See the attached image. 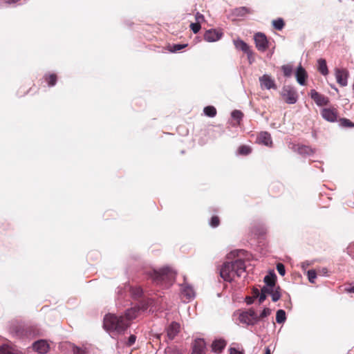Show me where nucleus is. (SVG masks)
I'll list each match as a JSON object with an SVG mask.
<instances>
[{"instance_id": "obj_25", "label": "nucleus", "mask_w": 354, "mask_h": 354, "mask_svg": "<svg viewBox=\"0 0 354 354\" xmlns=\"http://www.w3.org/2000/svg\"><path fill=\"white\" fill-rule=\"evenodd\" d=\"M204 113L209 117H214L216 114V110L214 106H208L204 108Z\"/></svg>"}, {"instance_id": "obj_40", "label": "nucleus", "mask_w": 354, "mask_h": 354, "mask_svg": "<svg viewBox=\"0 0 354 354\" xmlns=\"http://www.w3.org/2000/svg\"><path fill=\"white\" fill-rule=\"evenodd\" d=\"M242 116L243 113L240 111L235 110L232 113V117L235 120H239Z\"/></svg>"}, {"instance_id": "obj_32", "label": "nucleus", "mask_w": 354, "mask_h": 354, "mask_svg": "<svg viewBox=\"0 0 354 354\" xmlns=\"http://www.w3.org/2000/svg\"><path fill=\"white\" fill-rule=\"evenodd\" d=\"M46 80L48 82L50 86H53L56 84L57 77L55 74H51L46 77Z\"/></svg>"}, {"instance_id": "obj_47", "label": "nucleus", "mask_w": 354, "mask_h": 354, "mask_svg": "<svg viewBox=\"0 0 354 354\" xmlns=\"http://www.w3.org/2000/svg\"><path fill=\"white\" fill-rule=\"evenodd\" d=\"M260 295V292H259V290L257 288L254 289L253 290V297L254 298H257V297H259Z\"/></svg>"}, {"instance_id": "obj_33", "label": "nucleus", "mask_w": 354, "mask_h": 354, "mask_svg": "<svg viewBox=\"0 0 354 354\" xmlns=\"http://www.w3.org/2000/svg\"><path fill=\"white\" fill-rule=\"evenodd\" d=\"M283 74L286 77H290L292 75V68L290 65H283L281 67Z\"/></svg>"}, {"instance_id": "obj_38", "label": "nucleus", "mask_w": 354, "mask_h": 354, "mask_svg": "<svg viewBox=\"0 0 354 354\" xmlns=\"http://www.w3.org/2000/svg\"><path fill=\"white\" fill-rule=\"evenodd\" d=\"M201 24L199 23H192L190 24V28L193 31L194 33H197L199 32L201 29Z\"/></svg>"}, {"instance_id": "obj_19", "label": "nucleus", "mask_w": 354, "mask_h": 354, "mask_svg": "<svg viewBox=\"0 0 354 354\" xmlns=\"http://www.w3.org/2000/svg\"><path fill=\"white\" fill-rule=\"evenodd\" d=\"M226 346V342L223 339L215 340L212 343V350L214 352H221Z\"/></svg>"}, {"instance_id": "obj_35", "label": "nucleus", "mask_w": 354, "mask_h": 354, "mask_svg": "<svg viewBox=\"0 0 354 354\" xmlns=\"http://www.w3.org/2000/svg\"><path fill=\"white\" fill-rule=\"evenodd\" d=\"M340 124L344 127H354V123L346 118L340 120Z\"/></svg>"}, {"instance_id": "obj_53", "label": "nucleus", "mask_w": 354, "mask_h": 354, "mask_svg": "<svg viewBox=\"0 0 354 354\" xmlns=\"http://www.w3.org/2000/svg\"><path fill=\"white\" fill-rule=\"evenodd\" d=\"M265 354H271V353H270V348H269L268 347H267V348H266V353H265Z\"/></svg>"}, {"instance_id": "obj_13", "label": "nucleus", "mask_w": 354, "mask_h": 354, "mask_svg": "<svg viewBox=\"0 0 354 354\" xmlns=\"http://www.w3.org/2000/svg\"><path fill=\"white\" fill-rule=\"evenodd\" d=\"M205 342L203 339H196L193 346L192 354H205Z\"/></svg>"}, {"instance_id": "obj_45", "label": "nucleus", "mask_w": 354, "mask_h": 354, "mask_svg": "<svg viewBox=\"0 0 354 354\" xmlns=\"http://www.w3.org/2000/svg\"><path fill=\"white\" fill-rule=\"evenodd\" d=\"M230 354H243L242 352L236 350L234 348H231L230 349Z\"/></svg>"}, {"instance_id": "obj_23", "label": "nucleus", "mask_w": 354, "mask_h": 354, "mask_svg": "<svg viewBox=\"0 0 354 354\" xmlns=\"http://www.w3.org/2000/svg\"><path fill=\"white\" fill-rule=\"evenodd\" d=\"M0 354H24L21 351L8 346H1Z\"/></svg>"}, {"instance_id": "obj_36", "label": "nucleus", "mask_w": 354, "mask_h": 354, "mask_svg": "<svg viewBox=\"0 0 354 354\" xmlns=\"http://www.w3.org/2000/svg\"><path fill=\"white\" fill-rule=\"evenodd\" d=\"M271 313V310L268 308H266L263 310V311L261 313V314L259 315H258L259 317V321L261 319H263L266 317H268V315H270Z\"/></svg>"}, {"instance_id": "obj_14", "label": "nucleus", "mask_w": 354, "mask_h": 354, "mask_svg": "<svg viewBox=\"0 0 354 354\" xmlns=\"http://www.w3.org/2000/svg\"><path fill=\"white\" fill-rule=\"evenodd\" d=\"M322 117L328 122H335L337 120V112L333 109H323L322 111Z\"/></svg>"}, {"instance_id": "obj_11", "label": "nucleus", "mask_w": 354, "mask_h": 354, "mask_svg": "<svg viewBox=\"0 0 354 354\" xmlns=\"http://www.w3.org/2000/svg\"><path fill=\"white\" fill-rule=\"evenodd\" d=\"M33 349L41 354L46 353L49 350V344L44 339H40L32 344Z\"/></svg>"}, {"instance_id": "obj_46", "label": "nucleus", "mask_w": 354, "mask_h": 354, "mask_svg": "<svg viewBox=\"0 0 354 354\" xmlns=\"http://www.w3.org/2000/svg\"><path fill=\"white\" fill-rule=\"evenodd\" d=\"M254 297H247L246 299H245V301L247 303V304L250 305V304H252L253 303V301H254Z\"/></svg>"}, {"instance_id": "obj_26", "label": "nucleus", "mask_w": 354, "mask_h": 354, "mask_svg": "<svg viewBox=\"0 0 354 354\" xmlns=\"http://www.w3.org/2000/svg\"><path fill=\"white\" fill-rule=\"evenodd\" d=\"M264 282L266 283V286L263 288H274V279L272 277H270L269 275H266L264 277Z\"/></svg>"}, {"instance_id": "obj_30", "label": "nucleus", "mask_w": 354, "mask_h": 354, "mask_svg": "<svg viewBox=\"0 0 354 354\" xmlns=\"http://www.w3.org/2000/svg\"><path fill=\"white\" fill-rule=\"evenodd\" d=\"M238 151L241 155H248L251 152V149L248 146L243 145L239 148Z\"/></svg>"}, {"instance_id": "obj_6", "label": "nucleus", "mask_w": 354, "mask_h": 354, "mask_svg": "<svg viewBox=\"0 0 354 354\" xmlns=\"http://www.w3.org/2000/svg\"><path fill=\"white\" fill-rule=\"evenodd\" d=\"M180 292L183 298L187 301H190L195 297V291L193 287L186 281L181 284Z\"/></svg>"}, {"instance_id": "obj_28", "label": "nucleus", "mask_w": 354, "mask_h": 354, "mask_svg": "<svg viewBox=\"0 0 354 354\" xmlns=\"http://www.w3.org/2000/svg\"><path fill=\"white\" fill-rule=\"evenodd\" d=\"M131 293L135 298H138L142 295V290L140 287L131 288Z\"/></svg>"}, {"instance_id": "obj_52", "label": "nucleus", "mask_w": 354, "mask_h": 354, "mask_svg": "<svg viewBox=\"0 0 354 354\" xmlns=\"http://www.w3.org/2000/svg\"><path fill=\"white\" fill-rule=\"evenodd\" d=\"M346 290L348 292H353L354 293V286H352V287L348 288Z\"/></svg>"}, {"instance_id": "obj_43", "label": "nucleus", "mask_w": 354, "mask_h": 354, "mask_svg": "<svg viewBox=\"0 0 354 354\" xmlns=\"http://www.w3.org/2000/svg\"><path fill=\"white\" fill-rule=\"evenodd\" d=\"M196 22L199 23L201 24V22H203L205 21L204 16L201 14L200 12H196L195 15Z\"/></svg>"}, {"instance_id": "obj_18", "label": "nucleus", "mask_w": 354, "mask_h": 354, "mask_svg": "<svg viewBox=\"0 0 354 354\" xmlns=\"http://www.w3.org/2000/svg\"><path fill=\"white\" fill-rule=\"evenodd\" d=\"M234 46L236 48L241 50L246 54H251L250 46L243 40L237 39L234 41Z\"/></svg>"}, {"instance_id": "obj_29", "label": "nucleus", "mask_w": 354, "mask_h": 354, "mask_svg": "<svg viewBox=\"0 0 354 354\" xmlns=\"http://www.w3.org/2000/svg\"><path fill=\"white\" fill-rule=\"evenodd\" d=\"M307 276H308V281L311 283H315V280L317 278V272H316V271L315 270H309L307 272Z\"/></svg>"}, {"instance_id": "obj_5", "label": "nucleus", "mask_w": 354, "mask_h": 354, "mask_svg": "<svg viewBox=\"0 0 354 354\" xmlns=\"http://www.w3.org/2000/svg\"><path fill=\"white\" fill-rule=\"evenodd\" d=\"M281 95L286 103L293 104L297 101L296 91L290 86H285L281 91Z\"/></svg>"}, {"instance_id": "obj_8", "label": "nucleus", "mask_w": 354, "mask_h": 354, "mask_svg": "<svg viewBox=\"0 0 354 354\" xmlns=\"http://www.w3.org/2000/svg\"><path fill=\"white\" fill-rule=\"evenodd\" d=\"M260 86L262 88L271 89L277 88L274 80L268 74H264L259 77Z\"/></svg>"}, {"instance_id": "obj_24", "label": "nucleus", "mask_w": 354, "mask_h": 354, "mask_svg": "<svg viewBox=\"0 0 354 354\" xmlns=\"http://www.w3.org/2000/svg\"><path fill=\"white\" fill-rule=\"evenodd\" d=\"M286 313L283 310H279L276 314V321L278 324L283 323L286 321Z\"/></svg>"}, {"instance_id": "obj_37", "label": "nucleus", "mask_w": 354, "mask_h": 354, "mask_svg": "<svg viewBox=\"0 0 354 354\" xmlns=\"http://www.w3.org/2000/svg\"><path fill=\"white\" fill-rule=\"evenodd\" d=\"M235 12L237 16H244L246 13L248 12V9L245 7H241L236 9Z\"/></svg>"}, {"instance_id": "obj_3", "label": "nucleus", "mask_w": 354, "mask_h": 354, "mask_svg": "<svg viewBox=\"0 0 354 354\" xmlns=\"http://www.w3.org/2000/svg\"><path fill=\"white\" fill-rule=\"evenodd\" d=\"M150 277L157 284L165 283L167 285L174 281L176 272L169 267H165L159 270H153L150 273Z\"/></svg>"}, {"instance_id": "obj_31", "label": "nucleus", "mask_w": 354, "mask_h": 354, "mask_svg": "<svg viewBox=\"0 0 354 354\" xmlns=\"http://www.w3.org/2000/svg\"><path fill=\"white\" fill-rule=\"evenodd\" d=\"M269 290L268 288H262L261 293L259 296V301L260 304L264 301L266 298V294H268Z\"/></svg>"}, {"instance_id": "obj_2", "label": "nucleus", "mask_w": 354, "mask_h": 354, "mask_svg": "<svg viewBox=\"0 0 354 354\" xmlns=\"http://www.w3.org/2000/svg\"><path fill=\"white\" fill-rule=\"evenodd\" d=\"M245 271V262L237 259L232 262L224 263L220 270L221 277L226 281H232L236 277H240Z\"/></svg>"}, {"instance_id": "obj_17", "label": "nucleus", "mask_w": 354, "mask_h": 354, "mask_svg": "<svg viewBox=\"0 0 354 354\" xmlns=\"http://www.w3.org/2000/svg\"><path fill=\"white\" fill-rule=\"evenodd\" d=\"M296 78L300 85H304L306 78V73L301 66H299L296 71Z\"/></svg>"}, {"instance_id": "obj_1", "label": "nucleus", "mask_w": 354, "mask_h": 354, "mask_svg": "<svg viewBox=\"0 0 354 354\" xmlns=\"http://www.w3.org/2000/svg\"><path fill=\"white\" fill-rule=\"evenodd\" d=\"M140 308L137 307L127 310L125 316H116L113 314L106 315L104 318V328L113 335H118L124 332L129 326V321L136 318Z\"/></svg>"}, {"instance_id": "obj_4", "label": "nucleus", "mask_w": 354, "mask_h": 354, "mask_svg": "<svg viewBox=\"0 0 354 354\" xmlns=\"http://www.w3.org/2000/svg\"><path fill=\"white\" fill-rule=\"evenodd\" d=\"M239 320L241 323L247 326H253L259 322V317L254 310L250 308L239 314Z\"/></svg>"}, {"instance_id": "obj_34", "label": "nucleus", "mask_w": 354, "mask_h": 354, "mask_svg": "<svg viewBox=\"0 0 354 354\" xmlns=\"http://www.w3.org/2000/svg\"><path fill=\"white\" fill-rule=\"evenodd\" d=\"M187 46V44H174L171 47L170 51L172 53H176V52H178V51L182 50Z\"/></svg>"}, {"instance_id": "obj_39", "label": "nucleus", "mask_w": 354, "mask_h": 354, "mask_svg": "<svg viewBox=\"0 0 354 354\" xmlns=\"http://www.w3.org/2000/svg\"><path fill=\"white\" fill-rule=\"evenodd\" d=\"M277 270L278 272L281 276H284L285 275L286 270H285V267H284L283 264H282L281 263H277Z\"/></svg>"}, {"instance_id": "obj_44", "label": "nucleus", "mask_w": 354, "mask_h": 354, "mask_svg": "<svg viewBox=\"0 0 354 354\" xmlns=\"http://www.w3.org/2000/svg\"><path fill=\"white\" fill-rule=\"evenodd\" d=\"M136 339V337L134 335H131L129 337V339H128V341L127 342V345L129 346H132L135 343Z\"/></svg>"}, {"instance_id": "obj_12", "label": "nucleus", "mask_w": 354, "mask_h": 354, "mask_svg": "<svg viewBox=\"0 0 354 354\" xmlns=\"http://www.w3.org/2000/svg\"><path fill=\"white\" fill-rule=\"evenodd\" d=\"M310 97L318 106L326 105L328 102L327 97L319 94L315 90L310 91Z\"/></svg>"}, {"instance_id": "obj_51", "label": "nucleus", "mask_w": 354, "mask_h": 354, "mask_svg": "<svg viewBox=\"0 0 354 354\" xmlns=\"http://www.w3.org/2000/svg\"><path fill=\"white\" fill-rule=\"evenodd\" d=\"M19 0H6V2L7 3H16L17 1H19Z\"/></svg>"}, {"instance_id": "obj_10", "label": "nucleus", "mask_w": 354, "mask_h": 354, "mask_svg": "<svg viewBox=\"0 0 354 354\" xmlns=\"http://www.w3.org/2000/svg\"><path fill=\"white\" fill-rule=\"evenodd\" d=\"M348 71L345 69H335V78L337 82L342 86L347 85Z\"/></svg>"}, {"instance_id": "obj_42", "label": "nucleus", "mask_w": 354, "mask_h": 354, "mask_svg": "<svg viewBox=\"0 0 354 354\" xmlns=\"http://www.w3.org/2000/svg\"><path fill=\"white\" fill-rule=\"evenodd\" d=\"M219 225V219L217 216H213L210 221V225L213 227H216Z\"/></svg>"}, {"instance_id": "obj_22", "label": "nucleus", "mask_w": 354, "mask_h": 354, "mask_svg": "<svg viewBox=\"0 0 354 354\" xmlns=\"http://www.w3.org/2000/svg\"><path fill=\"white\" fill-rule=\"evenodd\" d=\"M268 289L269 290L268 294L272 297V300L274 302L277 301L281 297V294L279 291V287L268 288Z\"/></svg>"}, {"instance_id": "obj_9", "label": "nucleus", "mask_w": 354, "mask_h": 354, "mask_svg": "<svg viewBox=\"0 0 354 354\" xmlns=\"http://www.w3.org/2000/svg\"><path fill=\"white\" fill-rule=\"evenodd\" d=\"M223 35L222 32L216 29H210L205 32L204 39L208 42H215L218 41Z\"/></svg>"}, {"instance_id": "obj_48", "label": "nucleus", "mask_w": 354, "mask_h": 354, "mask_svg": "<svg viewBox=\"0 0 354 354\" xmlns=\"http://www.w3.org/2000/svg\"><path fill=\"white\" fill-rule=\"evenodd\" d=\"M319 272L323 275L327 274L328 270L326 268H323L321 270H319Z\"/></svg>"}, {"instance_id": "obj_49", "label": "nucleus", "mask_w": 354, "mask_h": 354, "mask_svg": "<svg viewBox=\"0 0 354 354\" xmlns=\"http://www.w3.org/2000/svg\"><path fill=\"white\" fill-rule=\"evenodd\" d=\"M247 55H248V57L250 63H252L254 61V58L252 57V52L251 51V54H250V55L247 54Z\"/></svg>"}, {"instance_id": "obj_16", "label": "nucleus", "mask_w": 354, "mask_h": 354, "mask_svg": "<svg viewBox=\"0 0 354 354\" xmlns=\"http://www.w3.org/2000/svg\"><path fill=\"white\" fill-rule=\"evenodd\" d=\"M257 140L259 143H261L266 146L272 145L271 136L267 132H261L257 138Z\"/></svg>"}, {"instance_id": "obj_21", "label": "nucleus", "mask_w": 354, "mask_h": 354, "mask_svg": "<svg viewBox=\"0 0 354 354\" xmlns=\"http://www.w3.org/2000/svg\"><path fill=\"white\" fill-rule=\"evenodd\" d=\"M318 70L324 75H326L328 73L326 62L324 59H319L317 61Z\"/></svg>"}, {"instance_id": "obj_50", "label": "nucleus", "mask_w": 354, "mask_h": 354, "mask_svg": "<svg viewBox=\"0 0 354 354\" xmlns=\"http://www.w3.org/2000/svg\"><path fill=\"white\" fill-rule=\"evenodd\" d=\"M239 252V251L232 252L230 254H229L228 258H230L231 256H233V257L238 256Z\"/></svg>"}, {"instance_id": "obj_15", "label": "nucleus", "mask_w": 354, "mask_h": 354, "mask_svg": "<svg viewBox=\"0 0 354 354\" xmlns=\"http://www.w3.org/2000/svg\"><path fill=\"white\" fill-rule=\"evenodd\" d=\"M180 330V325L177 322H172L167 328V335L169 339H173Z\"/></svg>"}, {"instance_id": "obj_27", "label": "nucleus", "mask_w": 354, "mask_h": 354, "mask_svg": "<svg viewBox=\"0 0 354 354\" xmlns=\"http://www.w3.org/2000/svg\"><path fill=\"white\" fill-rule=\"evenodd\" d=\"M272 25L277 30H281L284 26V22L282 19H277L272 21Z\"/></svg>"}, {"instance_id": "obj_7", "label": "nucleus", "mask_w": 354, "mask_h": 354, "mask_svg": "<svg viewBox=\"0 0 354 354\" xmlns=\"http://www.w3.org/2000/svg\"><path fill=\"white\" fill-rule=\"evenodd\" d=\"M254 39L257 48L260 51L264 52L268 48V40L266 35L258 32L255 34Z\"/></svg>"}, {"instance_id": "obj_20", "label": "nucleus", "mask_w": 354, "mask_h": 354, "mask_svg": "<svg viewBox=\"0 0 354 354\" xmlns=\"http://www.w3.org/2000/svg\"><path fill=\"white\" fill-rule=\"evenodd\" d=\"M295 151L302 155H310L314 152L312 148L306 145H298Z\"/></svg>"}, {"instance_id": "obj_41", "label": "nucleus", "mask_w": 354, "mask_h": 354, "mask_svg": "<svg viewBox=\"0 0 354 354\" xmlns=\"http://www.w3.org/2000/svg\"><path fill=\"white\" fill-rule=\"evenodd\" d=\"M72 351L73 354H85V351L83 348L75 346H73Z\"/></svg>"}]
</instances>
